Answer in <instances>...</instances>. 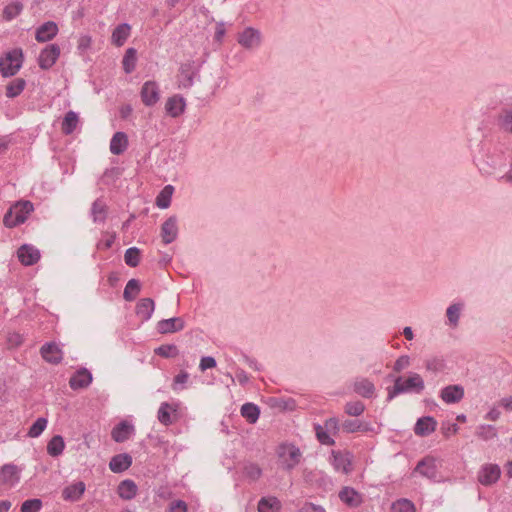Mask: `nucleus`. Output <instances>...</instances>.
Here are the masks:
<instances>
[{"instance_id": "39448f33", "label": "nucleus", "mask_w": 512, "mask_h": 512, "mask_svg": "<svg viewBox=\"0 0 512 512\" xmlns=\"http://www.w3.org/2000/svg\"><path fill=\"white\" fill-rule=\"evenodd\" d=\"M61 50L58 44L52 43L43 48L38 57V65L42 70L50 69L58 60Z\"/></svg>"}, {"instance_id": "b1692460", "label": "nucleus", "mask_w": 512, "mask_h": 512, "mask_svg": "<svg viewBox=\"0 0 512 512\" xmlns=\"http://www.w3.org/2000/svg\"><path fill=\"white\" fill-rule=\"evenodd\" d=\"M19 481L18 468L14 464H5L0 468L1 484L14 485Z\"/></svg>"}, {"instance_id": "13d9d810", "label": "nucleus", "mask_w": 512, "mask_h": 512, "mask_svg": "<svg viewBox=\"0 0 512 512\" xmlns=\"http://www.w3.org/2000/svg\"><path fill=\"white\" fill-rule=\"evenodd\" d=\"M323 427L330 432L331 434H337L338 431L341 428V425L339 424V420L335 417H331L327 419L323 425Z\"/></svg>"}, {"instance_id": "c03bdc74", "label": "nucleus", "mask_w": 512, "mask_h": 512, "mask_svg": "<svg viewBox=\"0 0 512 512\" xmlns=\"http://www.w3.org/2000/svg\"><path fill=\"white\" fill-rule=\"evenodd\" d=\"M391 512H416V508L411 500L400 498L392 503Z\"/></svg>"}, {"instance_id": "ea45409f", "label": "nucleus", "mask_w": 512, "mask_h": 512, "mask_svg": "<svg viewBox=\"0 0 512 512\" xmlns=\"http://www.w3.org/2000/svg\"><path fill=\"white\" fill-rule=\"evenodd\" d=\"M137 51L134 48H128L122 60L123 70L130 74L135 70L137 61Z\"/></svg>"}, {"instance_id": "5701e85b", "label": "nucleus", "mask_w": 512, "mask_h": 512, "mask_svg": "<svg viewBox=\"0 0 512 512\" xmlns=\"http://www.w3.org/2000/svg\"><path fill=\"white\" fill-rule=\"evenodd\" d=\"M437 426L436 420L431 416H424L417 420L414 432L418 436H428L435 431Z\"/></svg>"}, {"instance_id": "f257e3e1", "label": "nucleus", "mask_w": 512, "mask_h": 512, "mask_svg": "<svg viewBox=\"0 0 512 512\" xmlns=\"http://www.w3.org/2000/svg\"><path fill=\"white\" fill-rule=\"evenodd\" d=\"M389 379L394 381V385L387 388V401H392L396 396L404 393L415 392L420 394L424 388V380L418 373H410L406 380H403L401 376L388 375Z\"/></svg>"}, {"instance_id": "de8ad7c7", "label": "nucleus", "mask_w": 512, "mask_h": 512, "mask_svg": "<svg viewBox=\"0 0 512 512\" xmlns=\"http://www.w3.org/2000/svg\"><path fill=\"white\" fill-rule=\"evenodd\" d=\"M344 411L349 416H360L365 411V405L363 402L357 400V401H350L345 404Z\"/></svg>"}, {"instance_id": "473e14b6", "label": "nucleus", "mask_w": 512, "mask_h": 512, "mask_svg": "<svg viewBox=\"0 0 512 512\" xmlns=\"http://www.w3.org/2000/svg\"><path fill=\"white\" fill-rule=\"evenodd\" d=\"M341 428L346 433L367 432L370 430L368 423H364L357 419H346L342 422Z\"/></svg>"}, {"instance_id": "69168bd1", "label": "nucleus", "mask_w": 512, "mask_h": 512, "mask_svg": "<svg viewBox=\"0 0 512 512\" xmlns=\"http://www.w3.org/2000/svg\"><path fill=\"white\" fill-rule=\"evenodd\" d=\"M188 378H189L188 373L184 372V371H182L178 375H176L174 378V389H176L175 385L186 383Z\"/></svg>"}, {"instance_id": "6e6552de", "label": "nucleus", "mask_w": 512, "mask_h": 512, "mask_svg": "<svg viewBox=\"0 0 512 512\" xmlns=\"http://www.w3.org/2000/svg\"><path fill=\"white\" fill-rule=\"evenodd\" d=\"M501 475V469L497 464H485L478 472V481L484 486H491L496 483Z\"/></svg>"}, {"instance_id": "f03ea898", "label": "nucleus", "mask_w": 512, "mask_h": 512, "mask_svg": "<svg viewBox=\"0 0 512 512\" xmlns=\"http://www.w3.org/2000/svg\"><path fill=\"white\" fill-rule=\"evenodd\" d=\"M34 211L32 202L18 201L12 205L3 217V223L8 228L16 227L24 223L28 216Z\"/></svg>"}, {"instance_id": "79ce46f5", "label": "nucleus", "mask_w": 512, "mask_h": 512, "mask_svg": "<svg viewBox=\"0 0 512 512\" xmlns=\"http://www.w3.org/2000/svg\"><path fill=\"white\" fill-rule=\"evenodd\" d=\"M26 86V82L22 78H17L6 86V96L8 98H15L22 93Z\"/></svg>"}, {"instance_id": "6e6d98bb", "label": "nucleus", "mask_w": 512, "mask_h": 512, "mask_svg": "<svg viewBox=\"0 0 512 512\" xmlns=\"http://www.w3.org/2000/svg\"><path fill=\"white\" fill-rule=\"evenodd\" d=\"M444 360L438 357H432L425 361V368L431 372H440L444 369Z\"/></svg>"}, {"instance_id": "4d7b16f0", "label": "nucleus", "mask_w": 512, "mask_h": 512, "mask_svg": "<svg viewBox=\"0 0 512 512\" xmlns=\"http://www.w3.org/2000/svg\"><path fill=\"white\" fill-rule=\"evenodd\" d=\"M410 365V357L408 355L400 356L393 365V371L400 373Z\"/></svg>"}, {"instance_id": "a19ab883", "label": "nucleus", "mask_w": 512, "mask_h": 512, "mask_svg": "<svg viewBox=\"0 0 512 512\" xmlns=\"http://www.w3.org/2000/svg\"><path fill=\"white\" fill-rule=\"evenodd\" d=\"M174 188L172 185L165 186L156 197V205L161 209H166L170 206L171 197Z\"/></svg>"}, {"instance_id": "2eb2a0df", "label": "nucleus", "mask_w": 512, "mask_h": 512, "mask_svg": "<svg viewBox=\"0 0 512 512\" xmlns=\"http://www.w3.org/2000/svg\"><path fill=\"white\" fill-rule=\"evenodd\" d=\"M339 499L350 508L359 507L363 498L362 495L352 487L345 486L339 491Z\"/></svg>"}, {"instance_id": "ddd939ff", "label": "nucleus", "mask_w": 512, "mask_h": 512, "mask_svg": "<svg viewBox=\"0 0 512 512\" xmlns=\"http://www.w3.org/2000/svg\"><path fill=\"white\" fill-rule=\"evenodd\" d=\"M331 464L336 471L343 474H349L352 470V462L349 453L344 454L340 451L333 450L331 452Z\"/></svg>"}, {"instance_id": "2f4dec72", "label": "nucleus", "mask_w": 512, "mask_h": 512, "mask_svg": "<svg viewBox=\"0 0 512 512\" xmlns=\"http://www.w3.org/2000/svg\"><path fill=\"white\" fill-rule=\"evenodd\" d=\"M498 127L509 134H512V108H503L497 115Z\"/></svg>"}, {"instance_id": "0eeeda50", "label": "nucleus", "mask_w": 512, "mask_h": 512, "mask_svg": "<svg viewBox=\"0 0 512 512\" xmlns=\"http://www.w3.org/2000/svg\"><path fill=\"white\" fill-rule=\"evenodd\" d=\"M140 97L145 106H154L160 99L158 84L155 81H146L141 87Z\"/></svg>"}, {"instance_id": "c756f323", "label": "nucleus", "mask_w": 512, "mask_h": 512, "mask_svg": "<svg viewBox=\"0 0 512 512\" xmlns=\"http://www.w3.org/2000/svg\"><path fill=\"white\" fill-rule=\"evenodd\" d=\"M138 488L133 480L126 479L119 483L117 493L124 500H131L137 494Z\"/></svg>"}, {"instance_id": "a878e982", "label": "nucleus", "mask_w": 512, "mask_h": 512, "mask_svg": "<svg viewBox=\"0 0 512 512\" xmlns=\"http://www.w3.org/2000/svg\"><path fill=\"white\" fill-rule=\"evenodd\" d=\"M155 308L154 300L151 298H142L136 305V315L142 320L147 321L151 318Z\"/></svg>"}, {"instance_id": "1a4fd4ad", "label": "nucleus", "mask_w": 512, "mask_h": 512, "mask_svg": "<svg viewBox=\"0 0 512 512\" xmlns=\"http://www.w3.org/2000/svg\"><path fill=\"white\" fill-rule=\"evenodd\" d=\"M414 473H419L421 476L431 480L436 479L438 474L436 459L432 456L422 458L414 468Z\"/></svg>"}, {"instance_id": "338daca9", "label": "nucleus", "mask_w": 512, "mask_h": 512, "mask_svg": "<svg viewBox=\"0 0 512 512\" xmlns=\"http://www.w3.org/2000/svg\"><path fill=\"white\" fill-rule=\"evenodd\" d=\"M244 361L245 363L252 369L254 370H257V371H260L261 370V366L259 365V363L257 362L256 359H253V358H250L248 356H244Z\"/></svg>"}, {"instance_id": "423d86ee", "label": "nucleus", "mask_w": 512, "mask_h": 512, "mask_svg": "<svg viewBox=\"0 0 512 512\" xmlns=\"http://www.w3.org/2000/svg\"><path fill=\"white\" fill-rule=\"evenodd\" d=\"M479 170L484 175H493L497 170L506 166V159L503 153H499L496 155H486V158L483 159L479 164Z\"/></svg>"}, {"instance_id": "f8f14e48", "label": "nucleus", "mask_w": 512, "mask_h": 512, "mask_svg": "<svg viewBox=\"0 0 512 512\" xmlns=\"http://www.w3.org/2000/svg\"><path fill=\"white\" fill-rule=\"evenodd\" d=\"M92 374L86 368L78 369L69 379V386L73 390L87 388L92 382Z\"/></svg>"}, {"instance_id": "8fccbe9b", "label": "nucleus", "mask_w": 512, "mask_h": 512, "mask_svg": "<svg viewBox=\"0 0 512 512\" xmlns=\"http://www.w3.org/2000/svg\"><path fill=\"white\" fill-rule=\"evenodd\" d=\"M463 304L454 303L447 308L446 315L451 325L457 326Z\"/></svg>"}, {"instance_id": "dca6fc26", "label": "nucleus", "mask_w": 512, "mask_h": 512, "mask_svg": "<svg viewBox=\"0 0 512 512\" xmlns=\"http://www.w3.org/2000/svg\"><path fill=\"white\" fill-rule=\"evenodd\" d=\"M58 31L59 29L55 22L47 21L36 29L35 39L40 43L48 42L57 35Z\"/></svg>"}, {"instance_id": "7c9ffc66", "label": "nucleus", "mask_w": 512, "mask_h": 512, "mask_svg": "<svg viewBox=\"0 0 512 512\" xmlns=\"http://www.w3.org/2000/svg\"><path fill=\"white\" fill-rule=\"evenodd\" d=\"M180 86L183 88H190L194 84L195 71L193 70V63L187 62L180 66Z\"/></svg>"}, {"instance_id": "09e8293b", "label": "nucleus", "mask_w": 512, "mask_h": 512, "mask_svg": "<svg viewBox=\"0 0 512 512\" xmlns=\"http://www.w3.org/2000/svg\"><path fill=\"white\" fill-rule=\"evenodd\" d=\"M47 419L44 417H39L29 428L27 436L31 438H36L42 434L47 426Z\"/></svg>"}, {"instance_id": "393cba45", "label": "nucleus", "mask_w": 512, "mask_h": 512, "mask_svg": "<svg viewBox=\"0 0 512 512\" xmlns=\"http://www.w3.org/2000/svg\"><path fill=\"white\" fill-rule=\"evenodd\" d=\"M85 492V484L82 481H78L65 487L62 491V497L67 501H78Z\"/></svg>"}, {"instance_id": "774afa93", "label": "nucleus", "mask_w": 512, "mask_h": 512, "mask_svg": "<svg viewBox=\"0 0 512 512\" xmlns=\"http://www.w3.org/2000/svg\"><path fill=\"white\" fill-rule=\"evenodd\" d=\"M500 405L508 410V411H511L512 410V396H507V397H504L500 400Z\"/></svg>"}, {"instance_id": "4c0bfd02", "label": "nucleus", "mask_w": 512, "mask_h": 512, "mask_svg": "<svg viewBox=\"0 0 512 512\" xmlns=\"http://www.w3.org/2000/svg\"><path fill=\"white\" fill-rule=\"evenodd\" d=\"M241 415L244 417L249 423L254 424L259 419L260 409L254 403H245L241 407Z\"/></svg>"}, {"instance_id": "bb28decb", "label": "nucleus", "mask_w": 512, "mask_h": 512, "mask_svg": "<svg viewBox=\"0 0 512 512\" xmlns=\"http://www.w3.org/2000/svg\"><path fill=\"white\" fill-rule=\"evenodd\" d=\"M353 390L364 398H372L375 393V386L369 379L360 378L354 382Z\"/></svg>"}, {"instance_id": "6ab92c4d", "label": "nucleus", "mask_w": 512, "mask_h": 512, "mask_svg": "<svg viewBox=\"0 0 512 512\" xmlns=\"http://www.w3.org/2000/svg\"><path fill=\"white\" fill-rule=\"evenodd\" d=\"M43 359L51 364H59L63 359L61 349L53 342L45 343L40 349Z\"/></svg>"}, {"instance_id": "864d4df0", "label": "nucleus", "mask_w": 512, "mask_h": 512, "mask_svg": "<svg viewBox=\"0 0 512 512\" xmlns=\"http://www.w3.org/2000/svg\"><path fill=\"white\" fill-rule=\"evenodd\" d=\"M155 354L164 358H171L178 355V349L173 344H165L156 348Z\"/></svg>"}, {"instance_id": "cd10ccee", "label": "nucleus", "mask_w": 512, "mask_h": 512, "mask_svg": "<svg viewBox=\"0 0 512 512\" xmlns=\"http://www.w3.org/2000/svg\"><path fill=\"white\" fill-rule=\"evenodd\" d=\"M131 26L128 23H122L115 27L112 32L111 41L117 47L124 45L130 36Z\"/></svg>"}, {"instance_id": "37998d69", "label": "nucleus", "mask_w": 512, "mask_h": 512, "mask_svg": "<svg viewBox=\"0 0 512 512\" xmlns=\"http://www.w3.org/2000/svg\"><path fill=\"white\" fill-rule=\"evenodd\" d=\"M141 285L137 279H130L124 289L123 298L126 301H133L136 295L140 292Z\"/></svg>"}, {"instance_id": "f704fd0d", "label": "nucleus", "mask_w": 512, "mask_h": 512, "mask_svg": "<svg viewBox=\"0 0 512 512\" xmlns=\"http://www.w3.org/2000/svg\"><path fill=\"white\" fill-rule=\"evenodd\" d=\"M281 503L276 497H262L258 502V512H279Z\"/></svg>"}, {"instance_id": "bf43d9fd", "label": "nucleus", "mask_w": 512, "mask_h": 512, "mask_svg": "<svg viewBox=\"0 0 512 512\" xmlns=\"http://www.w3.org/2000/svg\"><path fill=\"white\" fill-rule=\"evenodd\" d=\"M22 6L20 4L9 5L4 8L3 15L5 19L11 20L21 12Z\"/></svg>"}, {"instance_id": "49530a36", "label": "nucleus", "mask_w": 512, "mask_h": 512, "mask_svg": "<svg viewBox=\"0 0 512 512\" xmlns=\"http://www.w3.org/2000/svg\"><path fill=\"white\" fill-rule=\"evenodd\" d=\"M314 430L316 433L317 440L327 446H333L335 444V440L329 435L330 432H328L322 425L315 424Z\"/></svg>"}, {"instance_id": "a211bd4d", "label": "nucleus", "mask_w": 512, "mask_h": 512, "mask_svg": "<svg viewBox=\"0 0 512 512\" xmlns=\"http://www.w3.org/2000/svg\"><path fill=\"white\" fill-rule=\"evenodd\" d=\"M260 32L252 27L246 28L238 36V42L246 49L257 47L260 44Z\"/></svg>"}, {"instance_id": "a18cd8bd", "label": "nucleus", "mask_w": 512, "mask_h": 512, "mask_svg": "<svg viewBox=\"0 0 512 512\" xmlns=\"http://www.w3.org/2000/svg\"><path fill=\"white\" fill-rule=\"evenodd\" d=\"M141 251L137 247H130L125 251L124 260L125 263L132 268H135L140 263Z\"/></svg>"}, {"instance_id": "20e7f679", "label": "nucleus", "mask_w": 512, "mask_h": 512, "mask_svg": "<svg viewBox=\"0 0 512 512\" xmlns=\"http://www.w3.org/2000/svg\"><path fill=\"white\" fill-rule=\"evenodd\" d=\"M279 458L282 460V468L290 471L300 462L301 451L295 445H282L278 451Z\"/></svg>"}, {"instance_id": "052dcab7", "label": "nucleus", "mask_w": 512, "mask_h": 512, "mask_svg": "<svg viewBox=\"0 0 512 512\" xmlns=\"http://www.w3.org/2000/svg\"><path fill=\"white\" fill-rule=\"evenodd\" d=\"M188 507L183 500H174L169 504V512H187Z\"/></svg>"}, {"instance_id": "f3484780", "label": "nucleus", "mask_w": 512, "mask_h": 512, "mask_svg": "<svg viewBox=\"0 0 512 512\" xmlns=\"http://www.w3.org/2000/svg\"><path fill=\"white\" fill-rule=\"evenodd\" d=\"M184 320L181 317H172L160 320L157 323V331L160 334L179 332L184 329Z\"/></svg>"}, {"instance_id": "412c9836", "label": "nucleus", "mask_w": 512, "mask_h": 512, "mask_svg": "<svg viewBox=\"0 0 512 512\" xmlns=\"http://www.w3.org/2000/svg\"><path fill=\"white\" fill-rule=\"evenodd\" d=\"M133 431V425L129 424L127 421H121L112 429L111 437L115 442L123 443L129 439Z\"/></svg>"}, {"instance_id": "58836bf2", "label": "nucleus", "mask_w": 512, "mask_h": 512, "mask_svg": "<svg viewBox=\"0 0 512 512\" xmlns=\"http://www.w3.org/2000/svg\"><path fill=\"white\" fill-rule=\"evenodd\" d=\"M176 411L177 409L173 408L169 403L163 402L159 407L157 418L161 424L164 426H169L173 423L171 412Z\"/></svg>"}, {"instance_id": "4be33fe9", "label": "nucleus", "mask_w": 512, "mask_h": 512, "mask_svg": "<svg viewBox=\"0 0 512 512\" xmlns=\"http://www.w3.org/2000/svg\"><path fill=\"white\" fill-rule=\"evenodd\" d=\"M132 465V457L127 453L113 456L109 462V468L114 473H122Z\"/></svg>"}, {"instance_id": "603ef678", "label": "nucleus", "mask_w": 512, "mask_h": 512, "mask_svg": "<svg viewBox=\"0 0 512 512\" xmlns=\"http://www.w3.org/2000/svg\"><path fill=\"white\" fill-rule=\"evenodd\" d=\"M476 435L483 440H489L497 436V431L492 425H480L477 428Z\"/></svg>"}, {"instance_id": "c85d7f7f", "label": "nucleus", "mask_w": 512, "mask_h": 512, "mask_svg": "<svg viewBox=\"0 0 512 512\" xmlns=\"http://www.w3.org/2000/svg\"><path fill=\"white\" fill-rule=\"evenodd\" d=\"M128 147V137L124 132H116L110 141V151L114 155H121Z\"/></svg>"}, {"instance_id": "e433bc0d", "label": "nucleus", "mask_w": 512, "mask_h": 512, "mask_svg": "<svg viewBox=\"0 0 512 512\" xmlns=\"http://www.w3.org/2000/svg\"><path fill=\"white\" fill-rule=\"evenodd\" d=\"M65 448L64 439L61 435L53 436L47 444V453L52 457H58Z\"/></svg>"}, {"instance_id": "9b49d317", "label": "nucleus", "mask_w": 512, "mask_h": 512, "mask_svg": "<svg viewBox=\"0 0 512 512\" xmlns=\"http://www.w3.org/2000/svg\"><path fill=\"white\" fill-rule=\"evenodd\" d=\"M178 236L177 217L170 216L161 225V238L164 244H170Z\"/></svg>"}, {"instance_id": "7ed1b4c3", "label": "nucleus", "mask_w": 512, "mask_h": 512, "mask_svg": "<svg viewBox=\"0 0 512 512\" xmlns=\"http://www.w3.org/2000/svg\"><path fill=\"white\" fill-rule=\"evenodd\" d=\"M23 51L16 48L8 51L5 56L0 58V73L3 77H11L17 74L22 67Z\"/></svg>"}, {"instance_id": "5fc2aeb1", "label": "nucleus", "mask_w": 512, "mask_h": 512, "mask_svg": "<svg viewBox=\"0 0 512 512\" xmlns=\"http://www.w3.org/2000/svg\"><path fill=\"white\" fill-rule=\"evenodd\" d=\"M42 508V501L38 498L28 499L21 505V512H39Z\"/></svg>"}, {"instance_id": "680f3d73", "label": "nucleus", "mask_w": 512, "mask_h": 512, "mask_svg": "<svg viewBox=\"0 0 512 512\" xmlns=\"http://www.w3.org/2000/svg\"><path fill=\"white\" fill-rule=\"evenodd\" d=\"M216 366V360L211 356L202 357L200 360L199 368L201 371L214 368Z\"/></svg>"}, {"instance_id": "e2e57ef3", "label": "nucleus", "mask_w": 512, "mask_h": 512, "mask_svg": "<svg viewBox=\"0 0 512 512\" xmlns=\"http://www.w3.org/2000/svg\"><path fill=\"white\" fill-rule=\"evenodd\" d=\"M225 32H226V29H225L224 24L218 23L216 25V29H215V36H214L215 40L221 42L225 35Z\"/></svg>"}, {"instance_id": "3c124183", "label": "nucleus", "mask_w": 512, "mask_h": 512, "mask_svg": "<svg viewBox=\"0 0 512 512\" xmlns=\"http://www.w3.org/2000/svg\"><path fill=\"white\" fill-rule=\"evenodd\" d=\"M244 475L252 481L258 480L262 475V469L258 464L248 463L244 466Z\"/></svg>"}, {"instance_id": "9d476101", "label": "nucleus", "mask_w": 512, "mask_h": 512, "mask_svg": "<svg viewBox=\"0 0 512 512\" xmlns=\"http://www.w3.org/2000/svg\"><path fill=\"white\" fill-rule=\"evenodd\" d=\"M19 261L25 266H32L40 259V252L37 248L29 244H23L17 251Z\"/></svg>"}, {"instance_id": "72a5a7b5", "label": "nucleus", "mask_w": 512, "mask_h": 512, "mask_svg": "<svg viewBox=\"0 0 512 512\" xmlns=\"http://www.w3.org/2000/svg\"><path fill=\"white\" fill-rule=\"evenodd\" d=\"M91 215H92L93 221L95 223H97V222L103 223L105 221V219L107 217V206L103 200L96 199L92 203Z\"/></svg>"}, {"instance_id": "aec40b11", "label": "nucleus", "mask_w": 512, "mask_h": 512, "mask_svg": "<svg viewBox=\"0 0 512 512\" xmlns=\"http://www.w3.org/2000/svg\"><path fill=\"white\" fill-rule=\"evenodd\" d=\"M185 106H186V103H185L184 98L181 96H178V95H174L167 99V101L165 103V110L169 116H171L173 118H177L181 114H183V112L185 110Z\"/></svg>"}, {"instance_id": "c9c22d12", "label": "nucleus", "mask_w": 512, "mask_h": 512, "mask_svg": "<svg viewBox=\"0 0 512 512\" xmlns=\"http://www.w3.org/2000/svg\"><path fill=\"white\" fill-rule=\"evenodd\" d=\"M78 115L76 112L70 110L65 114L61 124V130L65 135H70L74 132L78 124Z\"/></svg>"}, {"instance_id": "0e129e2a", "label": "nucleus", "mask_w": 512, "mask_h": 512, "mask_svg": "<svg viewBox=\"0 0 512 512\" xmlns=\"http://www.w3.org/2000/svg\"><path fill=\"white\" fill-rule=\"evenodd\" d=\"M235 375H236V378H237L238 382L241 385H244V384H246L249 381V377H248L247 373L243 369H238L236 371Z\"/></svg>"}, {"instance_id": "4468645a", "label": "nucleus", "mask_w": 512, "mask_h": 512, "mask_svg": "<svg viewBox=\"0 0 512 512\" xmlns=\"http://www.w3.org/2000/svg\"><path fill=\"white\" fill-rule=\"evenodd\" d=\"M464 388L461 385L454 384L444 387L440 392L441 399L447 404L460 402L464 397Z\"/></svg>"}]
</instances>
